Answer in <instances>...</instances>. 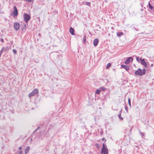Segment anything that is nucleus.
<instances>
[{
    "label": "nucleus",
    "instance_id": "obj_1",
    "mask_svg": "<svg viewBox=\"0 0 154 154\" xmlns=\"http://www.w3.org/2000/svg\"><path fill=\"white\" fill-rule=\"evenodd\" d=\"M145 72L146 70L145 69H144L142 71L141 69H139L135 71V74L136 75H139L140 76H141L145 74Z\"/></svg>",
    "mask_w": 154,
    "mask_h": 154
},
{
    "label": "nucleus",
    "instance_id": "obj_2",
    "mask_svg": "<svg viewBox=\"0 0 154 154\" xmlns=\"http://www.w3.org/2000/svg\"><path fill=\"white\" fill-rule=\"evenodd\" d=\"M23 18L25 21L26 22H27L30 19V16L29 14L26 13H24Z\"/></svg>",
    "mask_w": 154,
    "mask_h": 154
},
{
    "label": "nucleus",
    "instance_id": "obj_3",
    "mask_svg": "<svg viewBox=\"0 0 154 154\" xmlns=\"http://www.w3.org/2000/svg\"><path fill=\"white\" fill-rule=\"evenodd\" d=\"M38 90L37 89H34L31 93H30L29 95V97H31L34 96L36 94L38 93Z\"/></svg>",
    "mask_w": 154,
    "mask_h": 154
},
{
    "label": "nucleus",
    "instance_id": "obj_4",
    "mask_svg": "<svg viewBox=\"0 0 154 154\" xmlns=\"http://www.w3.org/2000/svg\"><path fill=\"white\" fill-rule=\"evenodd\" d=\"M14 27L15 30H18L20 27L19 24L17 22L14 23Z\"/></svg>",
    "mask_w": 154,
    "mask_h": 154
},
{
    "label": "nucleus",
    "instance_id": "obj_5",
    "mask_svg": "<svg viewBox=\"0 0 154 154\" xmlns=\"http://www.w3.org/2000/svg\"><path fill=\"white\" fill-rule=\"evenodd\" d=\"M140 63L144 66L145 67H147V63H146L144 59H142L140 58Z\"/></svg>",
    "mask_w": 154,
    "mask_h": 154
},
{
    "label": "nucleus",
    "instance_id": "obj_6",
    "mask_svg": "<svg viewBox=\"0 0 154 154\" xmlns=\"http://www.w3.org/2000/svg\"><path fill=\"white\" fill-rule=\"evenodd\" d=\"M101 154H108V150L106 148L101 149Z\"/></svg>",
    "mask_w": 154,
    "mask_h": 154
},
{
    "label": "nucleus",
    "instance_id": "obj_7",
    "mask_svg": "<svg viewBox=\"0 0 154 154\" xmlns=\"http://www.w3.org/2000/svg\"><path fill=\"white\" fill-rule=\"evenodd\" d=\"M133 58L131 57H129L127 58L125 62V64H128L130 62H132Z\"/></svg>",
    "mask_w": 154,
    "mask_h": 154
},
{
    "label": "nucleus",
    "instance_id": "obj_8",
    "mask_svg": "<svg viewBox=\"0 0 154 154\" xmlns=\"http://www.w3.org/2000/svg\"><path fill=\"white\" fill-rule=\"evenodd\" d=\"M14 11H13V15L14 16H16L18 14V11L17 8L16 6H14Z\"/></svg>",
    "mask_w": 154,
    "mask_h": 154
},
{
    "label": "nucleus",
    "instance_id": "obj_9",
    "mask_svg": "<svg viewBox=\"0 0 154 154\" xmlns=\"http://www.w3.org/2000/svg\"><path fill=\"white\" fill-rule=\"evenodd\" d=\"M98 42H99V40H98V39L96 38L95 39H94V42H93L94 45L95 46H96L97 45L98 43Z\"/></svg>",
    "mask_w": 154,
    "mask_h": 154
},
{
    "label": "nucleus",
    "instance_id": "obj_10",
    "mask_svg": "<svg viewBox=\"0 0 154 154\" xmlns=\"http://www.w3.org/2000/svg\"><path fill=\"white\" fill-rule=\"evenodd\" d=\"M29 149L30 147L29 146H27L26 147L25 149L24 150L25 154H27Z\"/></svg>",
    "mask_w": 154,
    "mask_h": 154
},
{
    "label": "nucleus",
    "instance_id": "obj_11",
    "mask_svg": "<svg viewBox=\"0 0 154 154\" xmlns=\"http://www.w3.org/2000/svg\"><path fill=\"white\" fill-rule=\"evenodd\" d=\"M121 67L122 68L125 69L126 70H128L129 69V67L127 66H125L123 65H121Z\"/></svg>",
    "mask_w": 154,
    "mask_h": 154
},
{
    "label": "nucleus",
    "instance_id": "obj_12",
    "mask_svg": "<svg viewBox=\"0 0 154 154\" xmlns=\"http://www.w3.org/2000/svg\"><path fill=\"white\" fill-rule=\"evenodd\" d=\"M69 32L72 35H74V29L72 27H70L69 29Z\"/></svg>",
    "mask_w": 154,
    "mask_h": 154
},
{
    "label": "nucleus",
    "instance_id": "obj_13",
    "mask_svg": "<svg viewBox=\"0 0 154 154\" xmlns=\"http://www.w3.org/2000/svg\"><path fill=\"white\" fill-rule=\"evenodd\" d=\"M123 34L122 32H117V35L118 36L120 37L121 35H123Z\"/></svg>",
    "mask_w": 154,
    "mask_h": 154
},
{
    "label": "nucleus",
    "instance_id": "obj_14",
    "mask_svg": "<svg viewBox=\"0 0 154 154\" xmlns=\"http://www.w3.org/2000/svg\"><path fill=\"white\" fill-rule=\"evenodd\" d=\"M100 89H97L96 90L95 92V94H100Z\"/></svg>",
    "mask_w": 154,
    "mask_h": 154
},
{
    "label": "nucleus",
    "instance_id": "obj_15",
    "mask_svg": "<svg viewBox=\"0 0 154 154\" xmlns=\"http://www.w3.org/2000/svg\"><path fill=\"white\" fill-rule=\"evenodd\" d=\"M100 90H101L103 91H104L106 90V88L104 87H102L100 88Z\"/></svg>",
    "mask_w": 154,
    "mask_h": 154
},
{
    "label": "nucleus",
    "instance_id": "obj_16",
    "mask_svg": "<svg viewBox=\"0 0 154 154\" xmlns=\"http://www.w3.org/2000/svg\"><path fill=\"white\" fill-rule=\"evenodd\" d=\"M149 7V8L151 9L152 10L153 8V7L151 5L150 3L149 2L148 3Z\"/></svg>",
    "mask_w": 154,
    "mask_h": 154
},
{
    "label": "nucleus",
    "instance_id": "obj_17",
    "mask_svg": "<svg viewBox=\"0 0 154 154\" xmlns=\"http://www.w3.org/2000/svg\"><path fill=\"white\" fill-rule=\"evenodd\" d=\"M9 50V47L8 46L6 48H5L4 47V52H5L8 51Z\"/></svg>",
    "mask_w": 154,
    "mask_h": 154
},
{
    "label": "nucleus",
    "instance_id": "obj_18",
    "mask_svg": "<svg viewBox=\"0 0 154 154\" xmlns=\"http://www.w3.org/2000/svg\"><path fill=\"white\" fill-rule=\"evenodd\" d=\"M86 36L85 35H84L83 36V42L84 43H85L86 42Z\"/></svg>",
    "mask_w": 154,
    "mask_h": 154
},
{
    "label": "nucleus",
    "instance_id": "obj_19",
    "mask_svg": "<svg viewBox=\"0 0 154 154\" xmlns=\"http://www.w3.org/2000/svg\"><path fill=\"white\" fill-rule=\"evenodd\" d=\"M128 103L129 105L131 107V99L130 98H128Z\"/></svg>",
    "mask_w": 154,
    "mask_h": 154
},
{
    "label": "nucleus",
    "instance_id": "obj_20",
    "mask_svg": "<svg viewBox=\"0 0 154 154\" xmlns=\"http://www.w3.org/2000/svg\"><path fill=\"white\" fill-rule=\"evenodd\" d=\"M111 65V64L110 63H108L106 66V68H108Z\"/></svg>",
    "mask_w": 154,
    "mask_h": 154
},
{
    "label": "nucleus",
    "instance_id": "obj_21",
    "mask_svg": "<svg viewBox=\"0 0 154 154\" xmlns=\"http://www.w3.org/2000/svg\"><path fill=\"white\" fill-rule=\"evenodd\" d=\"M86 5H87L90 6L91 3H90V2H86Z\"/></svg>",
    "mask_w": 154,
    "mask_h": 154
},
{
    "label": "nucleus",
    "instance_id": "obj_22",
    "mask_svg": "<svg viewBox=\"0 0 154 154\" xmlns=\"http://www.w3.org/2000/svg\"><path fill=\"white\" fill-rule=\"evenodd\" d=\"M136 60L138 62H139L140 60V58H139L138 57H137V56L136 57Z\"/></svg>",
    "mask_w": 154,
    "mask_h": 154
},
{
    "label": "nucleus",
    "instance_id": "obj_23",
    "mask_svg": "<svg viewBox=\"0 0 154 154\" xmlns=\"http://www.w3.org/2000/svg\"><path fill=\"white\" fill-rule=\"evenodd\" d=\"M118 116H119V118L121 120H122L123 119V118L121 117V114H119L118 115Z\"/></svg>",
    "mask_w": 154,
    "mask_h": 154
},
{
    "label": "nucleus",
    "instance_id": "obj_24",
    "mask_svg": "<svg viewBox=\"0 0 154 154\" xmlns=\"http://www.w3.org/2000/svg\"><path fill=\"white\" fill-rule=\"evenodd\" d=\"M0 51L2 52H4V47H3Z\"/></svg>",
    "mask_w": 154,
    "mask_h": 154
},
{
    "label": "nucleus",
    "instance_id": "obj_25",
    "mask_svg": "<svg viewBox=\"0 0 154 154\" xmlns=\"http://www.w3.org/2000/svg\"><path fill=\"white\" fill-rule=\"evenodd\" d=\"M13 52L14 54H16L17 52L16 50L14 49L13 50Z\"/></svg>",
    "mask_w": 154,
    "mask_h": 154
},
{
    "label": "nucleus",
    "instance_id": "obj_26",
    "mask_svg": "<svg viewBox=\"0 0 154 154\" xmlns=\"http://www.w3.org/2000/svg\"><path fill=\"white\" fill-rule=\"evenodd\" d=\"M105 149L106 148L105 147V146L104 143L103 144V147L102 148Z\"/></svg>",
    "mask_w": 154,
    "mask_h": 154
},
{
    "label": "nucleus",
    "instance_id": "obj_27",
    "mask_svg": "<svg viewBox=\"0 0 154 154\" xmlns=\"http://www.w3.org/2000/svg\"><path fill=\"white\" fill-rule=\"evenodd\" d=\"M19 154H23L21 150H20L18 152Z\"/></svg>",
    "mask_w": 154,
    "mask_h": 154
},
{
    "label": "nucleus",
    "instance_id": "obj_28",
    "mask_svg": "<svg viewBox=\"0 0 154 154\" xmlns=\"http://www.w3.org/2000/svg\"><path fill=\"white\" fill-rule=\"evenodd\" d=\"M25 1L28 2H32L33 0H25Z\"/></svg>",
    "mask_w": 154,
    "mask_h": 154
},
{
    "label": "nucleus",
    "instance_id": "obj_29",
    "mask_svg": "<svg viewBox=\"0 0 154 154\" xmlns=\"http://www.w3.org/2000/svg\"><path fill=\"white\" fill-rule=\"evenodd\" d=\"M96 146L98 147V148H99V145L98 144H96Z\"/></svg>",
    "mask_w": 154,
    "mask_h": 154
},
{
    "label": "nucleus",
    "instance_id": "obj_30",
    "mask_svg": "<svg viewBox=\"0 0 154 154\" xmlns=\"http://www.w3.org/2000/svg\"><path fill=\"white\" fill-rule=\"evenodd\" d=\"M125 109H126V110L127 111L128 110V108H127V106H125Z\"/></svg>",
    "mask_w": 154,
    "mask_h": 154
},
{
    "label": "nucleus",
    "instance_id": "obj_31",
    "mask_svg": "<svg viewBox=\"0 0 154 154\" xmlns=\"http://www.w3.org/2000/svg\"><path fill=\"white\" fill-rule=\"evenodd\" d=\"M22 149V147H20L19 148V150H20Z\"/></svg>",
    "mask_w": 154,
    "mask_h": 154
},
{
    "label": "nucleus",
    "instance_id": "obj_32",
    "mask_svg": "<svg viewBox=\"0 0 154 154\" xmlns=\"http://www.w3.org/2000/svg\"><path fill=\"white\" fill-rule=\"evenodd\" d=\"M1 41L2 42H3V41H4V39H2L1 40Z\"/></svg>",
    "mask_w": 154,
    "mask_h": 154
},
{
    "label": "nucleus",
    "instance_id": "obj_33",
    "mask_svg": "<svg viewBox=\"0 0 154 154\" xmlns=\"http://www.w3.org/2000/svg\"><path fill=\"white\" fill-rule=\"evenodd\" d=\"M2 52L0 51V54H2Z\"/></svg>",
    "mask_w": 154,
    "mask_h": 154
},
{
    "label": "nucleus",
    "instance_id": "obj_34",
    "mask_svg": "<svg viewBox=\"0 0 154 154\" xmlns=\"http://www.w3.org/2000/svg\"><path fill=\"white\" fill-rule=\"evenodd\" d=\"M153 64H151V66L152 67L153 66Z\"/></svg>",
    "mask_w": 154,
    "mask_h": 154
},
{
    "label": "nucleus",
    "instance_id": "obj_35",
    "mask_svg": "<svg viewBox=\"0 0 154 154\" xmlns=\"http://www.w3.org/2000/svg\"><path fill=\"white\" fill-rule=\"evenodd\" d=\"M105 140V138H103L102 139V140Z\"/></svg>",
    "mask_w": 154,
    "mask_h": 154
},
{
    "label": "nucleus",
    "instance_id": "obj_36",
    "mask_svg": "<svg viewBox=\"0 0 154 154\" xmlns=\"http://www.w3.org/2000/svg\"><path fill=\"white\" fill-rule=\"evenodd\" d=\"M38 128H37V129H36V130H35V131H36L37 130V129H38Z\"/></svg>",
    "mask_w": 154,
    "mask_h": 154
},
{
    "label": "nucleus",
    "instance_id": "obj_37",
    "mask_svg": "<svg viewBox=\"0 0 154 154\" xmlns=\"http://www.w3.org/2000/svg\"><path fill=\"white\" fill-rule=\"evenodd\" d=\"M2 54H0V57H1Z\"/></svg>",
    "mask_w": 154,
    "mask_h": 154
},
{
    "label": "nucleus",
    "instance_id": "obj_38",
    "mask_svg": "<svg viewBox=\"0 0 154 154\" xmlns=\"http://www.w3.org/2000/svg\"><path fill=\"white\" fill-rule=\"evenodd\" d=\"M153 11H154V10H153Z\"/></svg>",
    "mask_w": 154,
    "mask_h": 154
}]
</instances>
